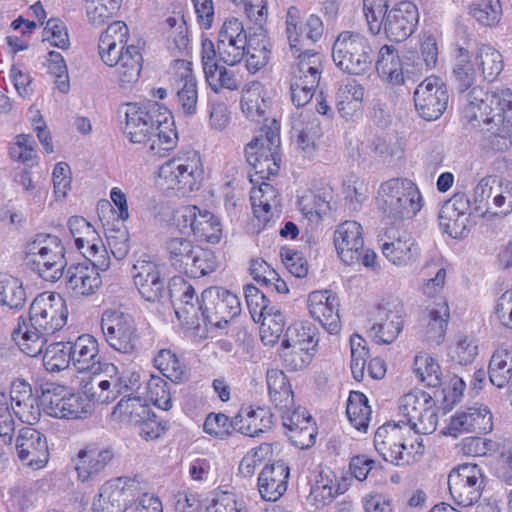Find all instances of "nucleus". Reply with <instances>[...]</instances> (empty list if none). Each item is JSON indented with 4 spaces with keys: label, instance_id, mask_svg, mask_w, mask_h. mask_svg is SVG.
Instances as JSON below:
<instances>
[{
    "label": "nucleus",
    "instance_id": "41",
    "mask_svg": "<svg viewBox=\"0 0 512 512\" xmlns=\"http://www.w3.org/2000/svg\"><path fill=\"white\" fill-rule=\"evenodd\" d=\"M317 344V329L310 323L296 322L286 329L281 347L298 346L315 350Z\"/></svg>",
    "mask_w": 512,
    "mask_h": 512
},
{
    "label": "nucleus",
    "instance_id": "18",
    "mask_svg": "<svg viewBox=\"0 0 512 512\" xmlns=\"http://www.w3.org/2000/svg\"><path fill=\"white\" fill-rule=\"evenodd\" d=\"M472 213L470 199L465 193L457 192L442 204L438 214L439 225L450 237L463 238L468 233Z\"/></svg>",
    "mask_w": 512,
    "mask_h": 512
},
{
    "label": "nucleus",
    "instance_id": "61",
    "mask_svg": "<svg viewBox=\"0 0 512 512\" xmlns=\"http://www.w3.org/2000/svg\"><path fill=\"white\" fill-rule=\"evenodd\" d=\"M177 134L170 128V124L163 125L147 140L150 143L149 152L151 155L165 156L176 144Z\"/></svg>",
    "mask_w": 512,
    "mask_h": 512
},
{
    "label": "nucleus",
    "instance_id": "64",
    "mask_svg": "<svg viewBox=\"0 0 512 512\" xmlns=\"http://www.w3.org/2000/svg\"><path fill=\"white\" fill-rule=\"evenodd\" d=\"M338 299L337 297H331L325 305L311 315L315 320L319 321L323 327H325L329 333L336 334L340 330V318L338 314Z\"/></svg>",
    "mask_w": 512,
    "mask_h": 512
},
{
    "label": "nucleus",
    "instance_id": "36",
    "mask_svg": "<svg viewBox=\"0 0 512 512\" xmlns=\"http://www.w3.org/2000/svg\"><path fill=\"white\" fill-rule=\"evenodd\" d=\"M266 381L270 400L277 409L294 406V394L283 371L277 369L268 370Z\"/></svg>",
    "mask_w": 512,
    "mask_h": 512
},
{
    "label": "nucleus",
    "instance_id": "51",
    "mask_svg": "<svg viewBox=\"0 0 512 512\" xmlns=\"http://www.w3.org/2000/svg\"><path fill=\"white\" fill-rule=\"evenodd\" d=\"M180 82L182 85L177 92L178 103L185 115L192 116L197 111L198 90L196 79L189 68L182 74Z\"/></svg>",
    "mask_w": 512,
    "mask_h": 512
},
{
    "label": "nucleus",
    "instance_id": "11",
    "mask_svg": "<svg viewBox=\"0 0 512 512\" xmlns=\"http://www.w3.org/2000/svg\"><path fill=\"white\" fill-rule=\"evenodd\" d=\"M202 323L222 328L241 312L239 298L222 287H209L202 292Z\"/></svg>",
    "mask_w": 512,
    "mask_h": 512
},
{
    "label": "nucleus",
    "instance_id": "5",
    "mask_svg": "<svg viewBox=\"0 0 512 512\" xmlns=\"http://www.w3.org/2000/svg\"><path fill=\"white\" fill-rule=\"evenodd\" d=\"M335 65L350 75H364L372 68L375 50L371 41L356 31H342L333 43Z\"/></svg>",
    "mask_w": 512,
    "mask_h": 512
},
{
    "label": "nucleus",
    "instance_id": "15",
    "mask_svg": "<svg viewBox=\"0 0 512 512\" xmlns=\"http://www.w3.org/2000/svg\"><path fill=\"white\" fill-rule=\"evenodd\" d=\"M448 100L446 85L436 76L427 77L414 92L416 111L426 121L440 118L447 108Z\"/></svg>",
    "mask_w": 512,
    "mask_h": 512
},
{
    "label": "nucleus",
    "instance_id": "39",
    "mask_svg": "<svg viewBox=\"0 0 512 512\" xmlns=\"http://www.w3.org/2000/svg\"><path fill=\"white\" fill-rule=\"evenodd\" d=\"M474 64L478 66L483 78L493 81L503 70V57L494 47L478 44L475 48Z\"/></svg>",
    "mask_w": 512,
    "mask_h": 512
},
{
    "label": "nucleus",
    "instance_id": "16",
    "mask_svg": "<svg viewBox=\"0 0 512 512\" xmlns=\"http://www.w3.org/2000/svg\"><path fill=\"white\" fill-rule=\"evenodd\" d=\"M96 259L92 265L83 261L70 265L65 273L66 288L74 296H89L94 294L101 286L102 279L99 270L105 271L110 266V259L105 255Z\"/></svg>",
    "mask_w": 512,
    "mask_h": 512
},
{
    "label": "nucleus",
    "instance_id": "7",
    "mask_svg": "<svg viewBox=\"0 0 512 512\" xmlns=\"http://www.w3.org/2000/svg\"><path fill=\"white\" fill-rule=\"evenodd\" d=\"M323 71V55L306 50L296 56L290 79L291 101L297 107L305 106L312 99Z\"/></svg>",
    "mask_w": 512,
    "mask_h": 512
},
{
    "label": "nucleus",
    "instance_id": "9",
    "mask_svg": "<svg viewBox=\"0 0 512 512\" xmlns=\"http://www.w3.org/2000/svg\"><path fill=\"white\" fill-rule=\"evenodd\" d=\"M101 330L108 345L114 350L133 354L140 345V334L134 318L119 310H105L101 317Z\"/></svg>",
    "mask_w": 512,
    "mask_h": 512
},
{
    "label": "nucleus",
    "instance_id": "3",
    "mask_svg": "<svg viewBox=\"0 0 512 512\" xmlns=\"http://www.w3.org/2000/svg\"><path fill=\"white\" fill-rule=\"evenodd\" d=\"M128 26L114 21L100 35L98 49L101 60L116 67L115 74L121 88H131L137 83L142 69V54L135 45H127Z\"/></svg>",
    "mask_w": 512,
    "mask_h": 512
},
{
    "label": "nucleus",
    "instance_id": "47",
    "mask_svg": "<svg viewBox=\"0 0 512 512\" xmlns=\"http://www.w3.org/2000/svg\"><path fill=\"white\" fill-rule=\"evenodd\" d=\"M205 78L208 85L214 92H219L221 89L237 90L239 89L242 78L232 68H227L221 65L209 66L208 72L205 73Z\"/></svg>",
    "mask_w": 512,
    "mask_h": 512
},
{
    "label": "nucleus",
    "instance_id": "38",
    "mask_svg": "<svg viewBox=\"0 0 512 512\" xmlns=\"http://www.w3.org/2000/svg\"><path fill=\"white\" fill-rule=\"evenodd\" d=\"M115 374L117 367L108 362H103L101 369L97 371L91 382L92 397L98 402H109L116 399Z\"/></svg>",
    "mask_w": 512,
    "mask_h": 512
},
{
    "label": "nucleus",
    "instance_id": "42",
    "mask_svg": "<svg viewBox=\"0 0 512 512\" xmlns=\"http://www.w3.org/2000/svg\"><path fill=\"white\" fill-rule=\"evenodd\" d=\"M450 317L449 307L446 302L435 303L429 309L428 323L425 328V336L428 341L441 343L444 339L448 320Z\"/></svg>",
    "mask_w": 512,
    "mask_h": 512
},
{
    "label": "nucleus",
    "instance_id": "28",
    "mask_svg": "<svg viewBox=\"0 0 512 512\" xmlns=\"http://www.w3.org/2000/svg\"><path fill=\"white\" fill-rule=\"evenodd\" d=\"M71 363L79 372L88 371L96 374L103 362L98 355V342L88 334L79 336L74 342H69Z\"/></svg>",
    "mask_w": 512,
    "mask_h": 512
},
{
    "label": "nucleus",
    "instance_id": "19",
    "mask_svg": "<svg viewBox=\"0 0 512 512\" xmlns=\"http://www.w3.org/2000/svg\"><path fill=\"white\" fill-rule=\"evenodd\" d=\"M168 293L177 318L199 326L203 316L202 299H198L192 285L183 278H173L168 285Z\"/></svg>",
    "mask_w": 512,
    "mask_h": 512
},
{
    "label": "nucleus",
    "instance_id": "43",
    "mask_svg": "<svg viewBox=\"0 0 512 512\" xmlns=\"http://www.w3.org/2000/svg\"><path fill=\"white\" fill-rule=\"evenodd\" d=\"M367 397L359 391H352L347 400L346 414L350 423L359 431L365 432L371 417Z\"/></svg>",
    "mask_w": 512,
    "mask_h": 512
},
{
    "label": "nucleus",
    "instance_id": "30",
    "mask_svg": "<svg viewBox=\"0 0 512 512\" xmlns=\"http://www.w3.org/2000/svg\"><path fill=\"white\" fill-rule=\"evenodd\" d=\"M449 429L454 432L489 433L493 429L492 414L486 406L469 407L451 418Z\"/></svg>",
    "mask_w": 512,
    "mask_h": 512
},
{
    "label": "nucleus",
    "instance_id": "52",
    "mask_svg": "<svg viewBox=\"0 0 512 512\" xmlns=\"http://www.w3.org/2000/svg\"><path fill=\"white\" fill-rule=\"evenodd\" d=\"M470 15L483 26L496 25L502 15L499 0H474L470 4Z\"/></svg>",
    "mask_w": 512,
    "mask_h": 512
},
{
    "label": "nucleus",
    "instance_id": "23",
    "mask_svg": "<svg viewBox=\"0 0 512 512\" xmlns=\"http://www.w3.org/2000/svg\"><path fill=\"white\" fill-rule=\"evenodd\" d=\"M419 20L418 9L410 1H403L386 15L383 29L390 41L406 40L415 30Z\"/></svg>",
    "mask_w": 512,
    "mask_h": 512
},
{
    "label": "nucleus",
    "instance_id": "31",
    "mask_svg": "<svg viewBox=\"0 0 512 512\" xmlns=\"http://www.w3.org/2000/svg\"><path fill=\"white\" fill-rule=\"evenodd\" d=\"M292 129L299 152L304 158H312L317 149L316 142L322 136L320 120L313 114L301 115L294 121Z\"/></svg>",
    "mask_w": 512,
    "mask_h": 512
},
{
    "label": "nucleus",
    "instance_id": "58",
    "mask_svg": "<svg viewBox=\"0 0 512 512\" xmlns=\"http://www.w3.org/2000/svg\"><path fill=\"white\" fill-rule=\"evenodd\" d=\"M244 295L253 321L259 323L273 305H270L267 295L252 284L244 287Z\"/></svg>",
    "mask_w": 512,
    "mask_h": 512
},
{
    "label": "nucleus",
    "instance_id": "13",
    "mask_svg": "<svg viewBox=\"0 0 512 512\" xmlns=\"http://www.w3.org/2000/svg\"><path fill=\"white\" fill-rule=\"evenodd\" d=\"M177 224L185 231L189 229L200 242L217 244L222 237L220 219L207 209L195 205H187L178 209Z\"/></svg>",
    "mask_w": 512,
    "mask_h": 512
},
{
    "label": "nucleus",
    "instance_id": "46",
    "mask_svg": "<svg viewBox=\"0 0 512 512\" xmlns=\"http://www.w3.org/2000/svg\"><path fill=\"white\" fill-rule=\"evenodd\" d=\"M197 246L190 239L173 237L167 240L165 249L172 267L183 273Z\"/></svg>",
    "mask_w": 512,
    "mask_h": 512
},
{
    "label": "nucleus",
    "instance_id": "55",
    "mask_svg": "<svg viewBox=\"0 0 512 512\" xmlns=\"http://www.w3.org/2000/svg\"><path fill=\"white\" fill-rule=\"evenodd\" d=\"M430 395L424 391L408 393L400 399L399 413L406 418L409 428L425 409Z\"/></svg>",
    "mask_w": 512,
    "mask_h": 512
},
{
    "label": "nucleus",
    "instance_id": "26",
    "mask_svg": "<svg viewBox=\"0 0 512 512\" xmlns=\"http://www.w3.org/2000/svg\"><path fill=\"white\" fill-rule=\"evenodd\" d=\"M403 307L400 303L393 309L379 307L377 320L370 328V336L378 344H390L395 341L403 328Z\"/></svg>",
    "mask_w": 512,
    "mask_h": 512
},
{
    "label": "nucleus",
    "instance_id": "17",
    "mask_svg": "<svg viewBox=\"0 0 512 512\" xmlns=\"http://www.w3.org/2000/svg\"><path fill=\"white\" fill-rule=\"evenodd\" d=\"M299 10L291 6L286 14V34L294 57L306 50L309 43L317 42L323 35L324 26L320 17L310 15L304 25H300Z\"/></svg>",
    "mask_w": 512,
    "mask_h": 512
},
{
    "label": "nucleus",
    "instance_id": "33",
    "mask_svg": "<svg viewBox=\"0 0 512 512\" xmlns=\"http://www.w3.org/2000/svg\"><path fill=\"white\" fill-rule=\"evenodd\" d=\"M114 453L111 449H82L78 453L76 470L81 481H87L98 475L112 461Z\"/></svg>",
    "mask_w": 512,
    "mask_h": 512
},
{
    "label": "nucleus",
    "instance_id": "35",
    "mask_svg": "<svg viewBox=\"0 0 512 512\" xmlns=\"http://www.w3.org/2000/svg\"><path fill=\"white\" fill-rule=\"evenodd\" d=\"M375 67L379 76L389 83H404L402 64L394 46L384 45L380 48Z\"/></svg>",
    "mask_w": 512,
    "mask_h": 512
},
{
    "label": "nucleus",
    "instance_id": "22",
    "mask_svg": "<svg viewBox=\"0 0 512 512\" xmlns=\"http://www.w3.org/2000/svg\"><path fill=\"white\" fill-rule=\"evenodd\" d=\"M379 242L383 255L394 265L406 266L420 256V249L414 239L394 227L387 228L379 235Z\"/></svg>",
    "mask_w": 512,
    "mask_h": 512
},
{
    "label": "nucleus",
    "instance_id": "34",
    "mask_svg": "<svg viewBox=\"0 0 512 512\" xmlns=\"http://www.w3.org/2000/svg\"><path fill=\"white\" fill-rule=\"evenodd\" d=\"M421 56L416 51H408L405 55V64L413 67L412 72L423 73L436 66L438 59V46L431 34H423L420 41Z\"/></svg>",
    "mask_w": 512,
    "mask_h": 512
},
{
    "label": "nucleus",
    "instance_id": "29",
    "mask_svg": "<svg viewBox=\"0 0 512 512\" xmlns=\"http://www.w3.org/2000/svg\"><path fill=\"white\" fill-rule=\"evenodd\" d=\"M274 424L273 413L265 407L241 408L233 417L234 430L249 437L259 436L269 431Z\"/></svg>",
    "mask_w": 512,
    "mask_h": 512
},
{
    "label": "nucleus",
    "instance_id": "48",
    "mask_svg": "<svg viewBox=\"0 0 512 512\" xmlns=\"http://www.w3.org/2000/svg\"><path fill=\"white\" fill-rule=\"evenodd\" d=\"M26 301V292L18 279L0 275V305L18 310Z\"/></svg>",
    "mask_w": 512,
    "mask_h": 512
},
{
    "label": "nucleus",
    "instance_id": "53",
    "mask_svg": "<svg viewBox=\"0 0 512 512\" xmlns=\"http://www.w3.org/2000/svg\"><path fill=\"white\" fill-rule=\"evenodd\" d=\"M251 47L252 42H245L241 38L238 41L217 40L219 60L231 67L240 63L245 54H250Z\"/></svg>",
    "mask_w": 512,
    "mask_h": 512
},
{
    "label": "nucleus",
    "instance_id": "4",
    "mask_svg": "<svg viewBox=\"0 0 512 512\" xmlns=\"http://www.w3.org/2000/svg\"><path fill=\"white\" fill-rule=\"evenodd\" d=\"M26 264L43 280L58 281L67 265L65 248L55 235L39 233L25 247Z\"/></svg>",
    "mask_w": 512,
    "mask_h": 512
},
{
    "label": "nucleus",
    "instance_id": "1",
    "mask_svg": "<svg viewBox=\"0 0 512 512\" xmlns=\"http://www.w3.org/2000/svg\"><path fill=\"white\" fill-rule=\"evenodd\" d=\"M452 70V82L461 94L462 117L482 132V145L495 152L512 149V91L485 90L474 86L477 79L475 64L468 48L459 47Z\"/></svg>",
    "mask_w": 512,
    "mask_h": 512
},
{
    "label": "nucleus",
    "instance_id": "27",
    "mask_svg": "<svg viewBox=\"0 0 512 512\" xmlns=\"http://www.w3.org/2000/svg\"><path fill=\"white\" fill-rule=\"evenodd\" d=\"M289 467L281 461L266 465L258 477V489L266 501H277L287 490Z\"/></svg>",
    "mask_w": 512,
    "mask_h": 512
},
{
    "label": "nucleus",
    "instance_id": "37",
    "mask_svg": "<svg viewBox=\"0 0 512 512\" xmlns=\"http://www.w3.org/2000/svg\"><path fill=\"white\" fill-rule=\"evenodd\" d=\"M411 187L412 181L407 178H393L382 183L377 198L379 210L390 218L392 211L398 208L400 196Z\"/></svg>",
    "mask_w": 512,
    "mask_h": 512
},
{
    "label": "nucleus",
    "instance_id": "49",
    "mask_svg": "<svg viewBox=\"0 0 512 512\" xmlns=\"http://www.w3.org/2000/svg\"><path fill=\"white\" fill-rule=\"evenodd\" d=\"M261 339L265 345H274L281 337L286 319L276 306L269 308L262 320Z\"/></svg>",
    "mask_w": 512,
    "mask_h": 512
},
{
    "label": "nucleus",
    "instance_id": "62",
    "mask_svg": "<svg viewBox=\"0 0 512 512\" xmlns=\"http://www.w3.org/2000/svg\"><path fill=\"white\" fill-rule=\"evenodd\" d=\"M68 227L78 251L85 248V242H93L98 234L91 223L81 216H72L68 221Z\"/></svg>",
    "mask_w": 512,
    "mask_h": 512
},
{
    "label": "nucleus",
    "instance_id": "24",
    "mask_svg": "<svg viewBox=\"0 0 512 512\" xmlns=\"http://www.w3.org/2000/svg\"><path fill=\"white\" fill-rule=\"evenodd\" d=\"M334 244L345 264H355L359 261V249L364 246L362 226L356 221L341 223L334 232Z\"/></svg>",
    "mask_w": 512,
    "mask_h": 512
},
{
    "label": "nucleus",
    "instance_id": "44",
    "mask_svg": "<svg viewBox=\"0 0 512 512\" xmlns=\"http://www.w3.org/2000/svg\"><path fill=\"white\" fill-rule=\"evenodd\" d=\"M113 415L134 425L150 415L146 400L138 396H124L113 410Z\"/></svg>",
    "mask_w": 512,
    "mask_h": 512
},
{
    "label": "nucleus",
    "instance_id": "40",
    "mask_svg": "<svg viewBox=\"0 0 512 512\" xmlns=\"http://www.w3.org/2000/svg\"><path fill=\"white\" fill-rule=\"evenodd\" d=\"M488 374L490 382L497 388H503L512 383V352L507 349H497L489 362Z\"/></svg>",
    "mask_w": 512,
    "mask_h": 512
},
{
    "label": "nucleus",
    "instance_id": "14",
    "mask_svg": "<svg viewBox=\"0 0 512 512\" xmlns=\"http://www.w3.org/2000/svg\"><path fill=\"white\" fill-rule=\"evenodd\" d=\"M140 491L139 482L119 477L102 485L92 504L93 512H124Z\"/></svg>",
    "mask_w": 512,
    "mask_h": 512
},
{
    "label": "nucleus",
    "instance_id": "63",
    "mask_svg": "<svg viewBox=\"0 0 512 512\" xmlns=\"http://www.w3.org/2000/svg\"><path fill=\"white\" fill-rule=\"evenodd\" d=\"M120 6L99 1V0H87L86 1V14L88 21L91 25L99 27L104 25L111 17H113Z\"/></svg>",
    "mask_w": 512,
    "mask_h": 512
},
{
    "label": "nucleus",
    "instance_id": "8",
    "mask_svg": "<svg viewBox=\"0 0 512 512\" xmlns=\"http://www.w3.org/2000/svg\"><path fill=\"white\" fill-rule=\"evenodd\" d=\"M203 173L200 155L192 150L162 164L158 176L162 185L185 194L199 189Z\"/></svg>",
    "mask_w": 512,
    "mask_h": 512
},
{
    "label": "nucleus",
    "instance_id": "10",
    "mask_svg": "<svg viewBox=\"0 0 512 512\" xmlns=\"http://www.w3.org/2000/svg\"><path fill=\"white\" fill-rule=\"evenodd\" d=\"M41 402L46 413L55 418H83L91 411V404L86 397L73 393L66 386L53 383L42 390Z\"/></svg>",
    "mask_w": 512,
    "mask_h": 512
},
{
    "label": "nucleus",
    "instance_id": "25",
    "mask_svg": "<svg viewBox=\"0 0 512 512\" xmlns=\"http://www.w3.org/2000/svg\"><path fill=\"white\" fill-rule=\"evenodd\" d=\"M374 447L385 461L398 464L407 448L402 426L389 423L380 426L374 435Z\"/></svg>",
    "mask_w": 512,
    "mask_h": 512
},
{
    "label": "nucleus",
    "instance_id": "2",
    "mask_svg": "<svg viewBox=\"0 0 512 512\" xmlns=\"http://www.w3.org/2000/svg\"><path fill=\"white\" fill-rule=\"evenodd\" d=\"M68 317L65 300L56 293L44 292L37 295L29 307L28 319L19 318L13 331L14 339L21 335L20 349L28 356L42 353L47 336L61 330Z\"/></svg>",
    "mask_w": 512,
    "mask_h": 512
},
{
    "label": "nucleus",
    "instance_id": "20",
    "mask_svg": "<svg viewBox=\"0 0 512 512\" xmlns=\"http://www.w3.org/2000/svg\"><path fill=\"white\" fill-rule=\"evenodd\" d=\"M134 284L143 299L161 302L168 299V286L159 265L152 261L138 260L131 270Z\"/></svg>",
    "mask_w": 512,
    "mask_h": 512
},
{
    "label": "nucleus",
    "instance_id": "45",
    "mask_svg": "<svg viewBox=\"0 0 512 512\" xmlns=\"http://www.w3.org/2000/svg\"><path fill=\"white\" fill-rule=\"evenodd\" d=\"M155 367L169 380L180 383L188 378L184 364L175 353L169 349H162L154 358Z\"/></svg>",
    "mask_w": 512,
    "mask_h": 512
},
{
    "label": "nucleus",
    "instance_id": "57",
    "mask_svg": "<svg viewBox=\"0 0 512 512\" xmlns=\"http://www.w3.org/2000/svg\"><path fill=\"white\" fill-rule=\"evenodd\" d=\"M414 371L427 386L438 387L441 385V368L434 358L428 355L416 356Z\"/></svg>",
    "mask_w": 512,
    "mask_h": 512
},
{
    "label": "nucleus",
    "instance_id": "59",
    "mask_svg": "<svg viewBox=\"0 0 512 512\" xmlns=\"http://www.w3.org/2000/svg\"><path fill=\"white\" fill-rule=\"evenodd\" d=\"M363 11L373 35H377L383 25L388 11L387 0H363Z\"/></svg>",
    "mask_w": 512,
    "mask_h": 512
},
{
    "label": "nucleus",
    "instance_id": "50",
    "mask_svg": "<svg viewBox=\"0 0 512 512\" xmlns=\"http://www.w3.org/2000/svg\"><path fill=\"white\" fill-rule=\"evenodd\" d=\"M216 268L217 259L214 252L197 246L183 273L192 278H200L212 273Z\"/></svg>",
    "mask_w": 512,
    "mask_h": 512
},
{
    "label": "nucleus",
    "instance_id": "56",
    "mask_svg": "<svg viewBox=\"0 0 512 512\" xmlns=\"http://www.w3.org/2000/svg\"><path fill=\"white\" fill-rule=\"evenodd\" d=\"M400 197L398 208L392 211L390 218L395 220L411 218L421 210L422 196L414 182H412V187L404 191V195Z\"/></svg>",
    "mask_w": 512,
    "mask_h": 512
},
{
    "label": "nucleus",
    "instance_id": "6",
    "mask_svg": "<svg viewBox=\"0 0 512 512\" xmlns=\"http://www.w3.org/2000/svg\"><path fill=\"white\" fill-rule=\"evenodd\" d=\"M119 113H124V135L130 142L145 144L157 129L168 124L167 109L155 101L143 105L125 103L120 106Z\"/></svg>",
    "mask_w": 512,
    "mask_h": 512
},
{
    "label": "nucleus",
    "instance_id": "60",
    "mask_svg": "<svg viewBox=\"0 0 512 512\" xmlns=\"http://www.w3.org/2000/svg\"><path fill=\"white\" fill-rule=\"evenodd\" d=\"M274 189L272 185L268 183H262L257 191H254L251 195V201L253 206V212L255 217L267 226L271 221V205L268 202V196H274Z\"/></svg>",
    "mask_w": 512,
    "mask_h": 512
},
{
    "label": "nucleus",
    "instance_id": "21",
    "mask_svg": "<svg viewBox=\"0 0 512 512\" xmlns=\"http://www.w3.org/2000/svg\"><path fill=\"white\" fill-rule=\"evenodd\" d=\"M15 446L18 458L31 468H42L49 460L46 436L31 426L19 430Z\"/></svg>",
    "mask_w": 512,
    "mask_h": 512
},
{
    "label": "nucleus",
    "instance_id": "12",
    "mask_svg": "<svg viewBox=\"0 0 512 512\" xmlns=\"http://www.w3.org/2000/svg\"><path fill=\"white\" fill-rule=\"evenodd\" d=\"M448 488L454 502L463 507L474 505L481 498L483 474L477 464L465 463L448 475Z\"/></svg>",
    "mask_w": 512,
    "mask_h": 512
},
{
    "label": "nucleus",
    "instance_id": "32",
    "mask_svg": "<svg viewBox=\"0 0 512 512\" xmlns=\"http://www.w3.org/2000/svg\"><path fill=\"white\" fill-rule=\"evenodd\" d=\"M245 156L255 174L261 179H269L270 176L277 175L280 168L279 151L270 150L258 144L257 141H251L245 147Z\"/></svg>",
    "mask_w": 512,
    "mask_h": 512
},
{
    "label": "nucleus",
    "instance_id": "54",
    "mask_svg": "<svg viewBox=\"0 0 512 512\" xmlns=\"http://www.w3.org/2000/svg\"><path fill=\"white\" fill-rule=\"evenodd\" d=\"M69 342L53 343L43 354V364L47 371L59 372L66 369L71 363Z\"/></svg>",
    "mask_w": 512,
    "mask_h": 512
}]
</instances>
